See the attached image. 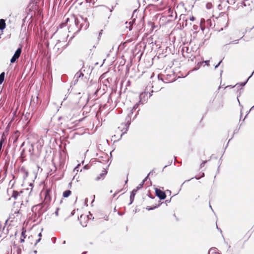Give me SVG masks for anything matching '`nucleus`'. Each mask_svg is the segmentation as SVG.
Segmentation results:
<instances>
[{"label": "nucleus", "mask_w": 254, "mask_h": 254, "mask_svg": "<svg viewBox=\"0 0 254 254\" xmlns=\"http://www.w3.org/2000/svg\"><path fill=\"white\" fill-rule=\"evenodd\" d=\"M145 96V95L143 93L141 94L139 96L140 100L137 102L132 107V109L130 110L129 112L127 115V117L125 119V121L124 123H122L121 124V126L119 127L118 128L120 129L121 131H122V133L121 134V136L122 135L127 133V131L129 127L131 124V116L133 113V112L138 108L139 105L144 104V102L142 100V96Z\"/></svg>", "instance_id": "f257e3e1"}, {"label": "nucleus", "mask_w": 254, "mask_h": 254, "mask_svg": "<svg viewBox=\"0 0 254 254\" xmlns=\"http://www.w3.org/2000/svg\"><path fill=\"white\" fill-rule=\"evenodd\" d=\"M71 19L73 21L74 24L73 25H70L68 27V29L69 30V32H71V30L75 31V33L79 32L82 28L83 24H79L80 22L77 17L74 14L72 15Z\"/></svg>", "instance_id": "f03ea898"}, {"label": "nucleus", "mask_w": 254, "mask_h": 254, "mask_svg": "<svg viewBox=\"0 0 254 254\" xmlns=\"http://www.w3.org/2000/svg\"><path fill=\"white\" fill-rule=\"evenodd\" d=\"M45 199H48L46 202H43V210H42V212L39 214V216H42L43 214L47 211L48 209L49 206L50 205V203L51 202V198L49 196V193L48 191H46L45 192Z\"/></svg>", "instance_id": "7ed1b4c3"}, {"label": "nucleus", "mask_w": 254, "mask_h": 254, "mask_svg": "<svg viewBox=\"0 0 254 254\" xmlns=\"http://www.w3.org/2000/svg\"><path fill=\"white\" fill-rule=\"evenodd\" d=\"M155 193L160 200H164L166 198V194L165 191L161 190L160 189L156 188L155 189Z\"/></svg>", "instance_id": "20e7f679"}, {"label": "nucleus", "mask_w": 254, "mask_h": 254, "mask_svg": "<svg viewBox=\"0 0 254 254\" xmlns=\"http://www.w3.org/2000/svg\"><path fill=\"white\" fill-rule=\"evenodd\" d=\"M43 203L42 202L36 205L33 206L31 209V210L33 213H36V212L37 211L38 213V217H40V216H39V214L42 212V210H43Z\"/></svg>", "instance_id": "39448f33"}, {"label": "nucleus", "mask_w": 254, "mask_h": 254, "mask_svg": "<svg viewBox=\"0 0 254 254\" xmlns=\"http://www.w3.org/2000/svg\"><path fill=\"white\" fill-rule=\"evenodd\" d=\"M108 173V171L107 170H106L105 169H104L102 171V173L100 174V175L99 176H98L96 178H95V181H99V180H103L104 178H105V177L106 176V175Z\"/></svg>", "instance_id": "423d86ee"}, {"label": "nucleus", "mask_w": 254, "mask_h": 254, "mask_svg": "<svg viewBox=\"0 0 254 254\" xmlns=\"http://www.w3.org/2000/svg\"><path fill=\"white\" fill-rule=\"evenodd\" d=\"M154 172V170H152L147 175V176L142 181V182L138 185V186H137L139 189H141L142 187L143 186L145 182H146L148 179H149V175L151 174H153Z\"/></svg>", "instance_id": "0eeeda50"}, {"label": "nucleus", "mask_w": 254, "mask_h": 254, "mask_svg": "<svg viewBox=\"0 0 254 254\" xmlns=\"http://www.w3.org/2000/svg\"><path fill=\"white\" fill-rule=\"evenodd\" d=\"M20 171L21 173H24V176H23V179L25 180L28 177L29 175L28 171L26 170L24 166H22L20 169Z\"/></svg>", "instance_id": "6e6552de"}, {"label": "nucleus", "mask_w": 254, "mask_h": 254, "mask_svg": "<svg viewBox=\"0 0 254 254\" xmlns=\"http://www.w3.org/2000/svg\"><path fill=\"white\" fill-rule=\"evenodd\" d=\"M162 203L163 202H162L160 200H159L158 204H155V205H153L152 206H148L146 207V209L148 211L153 210L159 207L162 204Z\"/></svg>", "instance_id": "1a4fd4ad"}, {"label": "nucleus", "mask_w": 254, "mask_h": 254, "mask_svg": "<svg viewBox=\"0 0 254 254\" xmlns=\"http://www.w3.org/2000/svg\"><path fill=\"white\" fill-rule=\"evenodd\" d=\"M41 100H39V97L38 96H36V97H32L31 103H33L34 104L36 103V104L40 105L41 103Z\"/></svg>", "instance_id": "9d476101"}, {"label": "nucleus", "mask_w": 254, "mask_h": 254, "mask_svg": "<svg viewBox=\"0 0 254 254\" xmlns=\"http://www.w3.org/2000/svg\"><path fill=\"white\" fill-rule=\"evenodd\" d=\"M254 73V70L253 71V72L251 73L250 76L248 78V79L246 81L238 83L237 84H238L239 86H240L241 87L245 86V85L247 83L249 79L253 76Z\"/></svg>", "instance_id": "9b49d317"}, {"label": "nucleus", "mask_w": 254, "mask_h": 254, "mask_svg": "<svg viewBox=\"0 0 254 254\" xmlns=\"http://www.w3.org/2000/svg\"><path fill=\"white\" fill-rule=\"evenodd\" d=\"M6 27L5 21L3 19H0V30L2 31Z\"/></svg>", "instance_id": "f8f14e48"}, {"label": "nucleus", "mask_w": 254, "mask_h": 254, "mask_svg": "<svg viewBox=\"0 0 254 254\" xmlns=\"http://www.w3.org/2000/svg\"><path fill=\"white\" fill-rule=\"evenodd\" d=\"M252 2V1H251L250 0H247V1H241L240 3V6H250L251 5V3Z\"/></svg>", "instance_id": "ddd939ff"}, {"label": "nucleus", "mask_w": 254, "mask_h": 254, "mask_svg": "<svg viewBox=\"0 0 254 254\" xmlns=\"http://www.w3.org/2000/svg\"><path fill=\"white\" fill-rule=\"evenodd\" d=\"M21 52H22V48L21 47L18 48L17 49V50L15 51L13 55L14 56L16 57L18 59L21 54Z\"/></svg>", "instance_id": "4468645a"}, {"label": "nucleus", "mask_w": 254, "mask_h": 254, "mask_svg": "<svg viewBox=\"0 0 254 254\" xmlns=\"http://www.w3.org/2000/svg\"><path fill=\"white\" fill-rule=\"evenodd\" d=\"M21 52H22V48L21 47L18 48L17 49V50L15 51L13 55L14 56L16 57L18 59L21 54Z\"/></svg>", "instance_id": "2eb2a0df"}, {"label": "nucleus", "mask_w": 254, "mask_h": 254, "mask_svg": "<svg viewBox=\"0 0 254 254\" xmlns=\"http://www.w3.org/2000/svg\"><path fill=\"white\" fill-rule=\"evenodd\" d=\"M6 140V137L4 136V134H2L0 139V150H1L3 144L4 143Z\"/></svg>", "instance_id": "dca6fc26"}, {"label": "nucleus", "mask_w": 254, "mask_h": 254, "mask_svg": "<svg viewBox=\"0 0 254 254\" xmlns=\"http://www.w3.org/2000/svg\"><path fill=\"white\" fill-rule=\"evenodd\" d=\"M71 193V191L68 190L64 191L63 193V196L64 198L68 197Z\"/></svg>", "instance_id": "f3484780"}, {"label": "nucleus", "mask_w": 254, "mask_h": 254, "mask_svg": "<svg viewBox=\"0 0 254 254\" xmlns=\"http://www.w3.org/2000/svg\"><path fill=\"white\" fill-rule=\"evenodd\" d=\"M84 76L83 73L81 71V69L78 71L75 75V78L78 79L81 77H83Z\"/></svg>", "instance_id": "a211bd4d"}, {"label": "nucleus", "mask_w": 254, "mask_h": 254, "mask_svg": "<svg viewBox=\"0 0 254 254\" xmlns=\"http://www.w3.org/2000/svg\"><path fill=\"white\" fill-rule=\"evenodd\" d=\"M19 195V192L17 190H13L11 197L16 199Z\"/></svg>", "instance_id": "6ab92c4d"}, {"label": "nucleus", "mask_w": 254, "mask_h": 254, "mask_svg": "<svg viewBox=\"0 0 254 254\" xmlns=\"http://www.w3.org/2000/svg\"><path fill=\"white\" fill-rule=\"evenodd\" d=\"M5 73L2 72L0 74V84H1L4 80Z\"/></svg>", "instance_id": "aec40b11"}, {"label": "nucleus", "mask_w": 254, "mask_h": 254, "mask_svg": "<svg viewBox=\"0 0 254 254\" xmlns=\"http://www.w3.org/2000/svg\"><path fill=\"white\" fill-rule=\"evenodd\" d=\"M204 176V173H202L201 176L200 177H197V176H195L194 177L191 178V179H189V180H187V181H185V182L183 183L182 185H183V184H184L186 182H189V181H190V180H192V179H193V178H195L196 180H199L200 178H202V177H203Z\"/></svg>", "instance_id": "412c9836"}, {"label": "nucleus", "mask_w": 254, "mask_h": 254, "mask_svg": "<svg viewBox=\"0 0 254 254\" xmlns=\"http://www.w3.org/2000/svg\"><path fill=\"white\" fill-rule=\"evenodd\" d=\"M134 197H135V195H133V194H130V197H129L130 202L128 203L129 205L133 203L134 199Z\"/></svg>", "instance_id": "4be33fe9"}, {"label": "nucleus", "mask_w": 254, "mask_h": 254, "mask_svg": "<svg viewBox=\"0 0 254 254\" xmlns=\"http://www.w3.org/2000/svg\"><path fill=\"white\" fill-rule=\"evenodd\" d=\"M202 64V62H199L197 63V65L193 68V70H198L201 65Z\"/></svg>", "instance_id": "5701e85b"}, {"label": "nucleus", "mask_w": 254, "mask_h": 254, "mask_svg": "<svg viewBox=\"0 0 254 254\" xmlns=\"http://www.w3.org/2000/svg\"><path fill=\"white\" fill-rule=\"evenodd\" d=\"M22 248H23V246H19L17 247V249H16L17 254H21Z\"/></svg>", "instance_id": "b1692460"}, {"label": "nucleus", "mask_w": 254, "mask_h": 254, "mask_svg": "<svg viewBox=\"0 0 254 254\" xmlns=\"http://www.w3.org/2000/svg\"><path fill=\"white\" fill-rule=\"evenodd\" d=\"M182 51H183V53L185 51H186V52L187 53L189 54L190 53V52H191V49H190L189 48V47H183V49H182Z\"/></svg>", "instance_id": "393cba45"}, {"label": "nucleus", "mask_w": 254, "mask_h": 254, "mask_svg": "<svg viewBox=\"0 0 254 254\" xmlns=\"http://www.w3.org/2000/svg\"><path fill=\"white\" fill-rule=\"evenodd\" d=\"M30 148L28 150V152L30 153L31 155H32L33 154V151H34V145L33 144H31L30 145Z\"/></svg>", "instance_id": "a878e982"}, {"label": "nucleus", "mask_w": 254, "mask_h": 254, "mask_svg": "<svg viewBox=\"0 0 254 254\" xmlns=\"http://www.w3.org/2000/svg\"><path fill=\"white\" fill-rule=\"evenodd\" d=\"M26 237V230L24 228H22V232H21V238L25 239Z\"/></svg>", "instance_id": "bb28decb"}, {"label": "nucleus", "mask_w": 254, "mask_h": 254, "mask_svg": "<svg viewBox=\"0 0 254 254\" xmlns=\"http://www.w3.org/2000/svg\"><path fill=\"white\" fill-rule=\"evenodd\" d=\"M18 59L16 57L13 55V56L12 57V58L10 59V63L13 64V63H15Z\"/></svg>", "instance_id": "cd10ccee"}, {"label": "nucleus", "mask_w": 254, "mask_h": 254, "mask_svg": "<svg viewBox=\"0 0 254 254\" xmlns=\"http://www.w3.org/2000/svg\"><path fill=\"white\" fill-rule=\"evenodd\" d=\"M139 190V188H138L137 187H136L135 189H133V190L130 192V194H133V195H135V194H136V193L137 191L138 190Z\"/></svg>", "instance_id": "c85d7f7f"}, {"label": "nucleus", "mask_w": 254, "mask_h": 254, "mask_svg": "<svg viewBox=\"0 0 254 254\" xmlns=\"http://www.w3.org/2000/svg\"><path fill=\"white\" fill-rule=\"evenodd\" d=\"M25 149H24H24H23L22 150V151H21V153H20V157H21V158H24L25 157Z\"/></svg>", "instance_id": "c756f323"}, {"label": "nucleus", "mask_w": 254, "mask_h": 254, "mask_svg": "<svg viewBox=\"0 0 254 254\" xmlns=\"http://www.w3.org/2000/svg\"><path fill=\"white\" fill-rule=\"evenodd\" d=\"M216 248H211L210 249V250H209V252H208V254L210 253V252H212V253H213V254H215L216 253V252H215L216 251Z\"/></svg>", "instance_id": "7c9ffc66"}, {"label": "nucleus", "mask_w": 254, "mask_h": 254, "mask_svg": "<svg viewBox=\"0 0 254 254\" xmlns=\"http://www.w3.org/2000/svg\"><path fill=\"white\" fill-rule=\"evenodd\" d=\"M210 160H205V161H202V162L200 164V168H202L204 166L205 164L209 161Z\"/></svg>", "instance_id": "2f4dec72"}, {"label": "nucleus", "mask_w": 254, "mask_h": 254, "mask_svg": "<svg viewBox=\"0 0 254 254\" xmlns=\"http://www.w3.org/2000/svg\"><path fill=\"white\" fill-rule=\"evenodd\" d=\"M65 26H66V24L64 22H63L60 24L59 27L60 28H63V27H65Z\"/></svg>", "instance_id": "473e14b6"}, {"label": "nucleus", "mask_w": 254, "mask_h": 254, "mask_svg": "<svg viewBox=\"0 0 254 254\" xmlns=\"http://www.w3.org/2000/svg\"><path fill=\"white\" fill-rule=\"evenodd\" d=\"M162 76L163 75L162 74H159L158 75V80H160L161 81H162L163 82H165L164 80V79L162 78Z\"/></svg>", "instance_id": "72a5a7b5"}, {"label": "nucleus", "mask_w": 254, "mask_h": 254, "mask_svg": "<svg viewBox=\"0 0 254 254\" xmlns=\"http://www.w3.org/2000/svg\"><path fill=\"white\" fill-rule=\"evenodd\" d=\"M246 33L245 31L243 32V36L240 38V39H243L244 41H248L249 39H246V37L245 38H244Z\"/></svg>", "instance_id": "f704fd0d"}, {"label": "nucleus", "mask_w": 254, "mask_h": 254, "mask_svg": "<svg viewBox=\"0 0 254 254\" xmlns=\"http://www.w3.org/2000/svg\"><path fill=\"white\" fill-rule=\"evenodd\" d=\"M241 40L240 39H238V40H234V41H231L230 42L229 44H238L239 43V41Z\"/></svg>", "instance_id": "c9c22d12"}, {"label": "nucleus", "mask_w": 254, "mask_h": 254, "mask_svg": "<svg viewBox=\"0 0 254 254\" xmlns=\"http://www.w3.org/2000/svg\"><path fill=\"white\" fill-rule=\"evenodd\" d=\"M135 19H133V20H132V21H130L129 22V26L128 27V29L129 31H131L132 29V27L131 26V24L133 22V20H134Z\"/></svg>", "instance_id": "e433bc0d"}, {"label": "nucleus", "mask_w": 254, "mask_h": 254, "mask_svg": "<svg viewBox=\"0 0 254 254\" xmlns=\"http://www.w3.org/2000/svg\"><path fill=\"white\" fill-rule=\"evenodd\" d=\"M172 160H171L170 161H169V162L168 165H165V166L163 167V169H162V172H163L164 169L165 168H166L167 166L171 165L172 164Z\"/></svg>", "instance_id": "4c0bfd02"}, {"label": "nucleus", "mask_w": 254, "mask_h": 254, "mask_svg": "<svg viewBox=\"0 0 254 254\" xmlns=\"http://www.w3.org/2000/svg\"><path fill=\"white\" fill-rule=\"evenodd\" d=\"M254 29V26L251 28H247L245 30V33H247V32H250L251 30H252Z\"/></svg>", "instance_id": "58836bf2"}, {"label": "nucleus", "mask_w": 254, "mask_h": 254, "mask_svg": "<svg viewBox=\"0 0 254 254\" xmlns=\"http://www.w3.org/2000/svg\"><path fill=\"white\" fill-rule=\"evenodd\" d=\"M237 85H238V84H236L234 86H232V85H228L227 86H226L225 87V88H228V87H230L231 88H233L234 87H235L236 86H237Z\"/></svg>", "instance_id": "ea45409f"}, {"label": "nucleus", "mask_w": 254, "mask_h": 254, "mask_svg": "<svg viewBox=\"0 0 254 254\" xmlns=\"http://www.w3.org/2000/svg\"><path fill=\"white\" fill-rule=\"evenodd\" d=\"M236 88L238 89V91H240L239 96H240L241 93V90H243V88H242V87L240 88V86H239V85H237V86H236Z\"/></svg>", "instance_id": "a19ab883"}, {"label": "nucleus", "mask_w": 254, "mask_h": 254, "mask_svg": "<svg viewBox=\"0 0 254 254\" xmlns=\"http://www.w3.org/2000/svg\"><path fill=\"white\" fill-rule=\"evenodd\" d=\"M71 18H66L64 22L67 25V23L70 21Z\"/></svg>", "instance_id": "79ce46f5"}, {"label": "nucleus", "mask_w": 254, "mask_h": 254, "mask_svg": "<svg viewBox=\"0 0 254 254\" xmlns=\"http://www.w3.org/2000/svg\"><path fill=\"white\" fill-rule=\"evenodd\" d=\"M222 62V60H221L220 61H219V62L216 65H215V68H218L219 67V66L220 65Z\"/></svg>", "instance_id": "37998d69"}, {"label": "nucleus", "mask_w": 254, "mask_h": 254, "mask_svg": "<svg viewBox=\"0 0 254 254\" xmlns=\"http://www.w3.org/2000/svg\"><path fill=\"white\" fill-rule=\"evenodd\" d=\"M90 168V166L89 165L87 164V165H85L83 166V169H85V170H88Z\"/></svg>", "instance_id": "c03bdc74"}, {"label": "nucleus", "mask_w": 254, "mask_h": 254, "mask_svg": "<svg viewBox=\"0 0 254 254\" xmlns=\"http://www.w3.org/2000/svg\"><path fill=\"white\" fill-rule=\"evenodd\" d=\"M209 60H206V61H203L202 62V63H204L207 66L209 65Z\"/></svg>", "instance_id": "a18cd8bd"}, {"label": "nucleus", "mask_w": 254, "mask_h": 254, "mask_svg": "<svg viewBox=\"0 0 254 254\" xmlns=\"http://www.w3.org/2000/svg\"><path fill=\"white\" fill-rule=\"evenodd\" d=\"M147 195L151 199H154L155 198L154 196L152 195L150 193L147 194Z\"/></svg>", "instance_id": "49530a36"}, {"label": "nucleus", "mask_w": 254, "mask_h": 254, "mask_svg": "<svg viewBox=\"0 0 254 254\" xmlns=\"http://www.w3.org/2000/svg\"><path fill=\"white\" fill-rule=\"evenodd\" d=\"M139 110H139V109H138V110H137V111L136 112V113H135V114L134 115V117H133V119H132L133 120L134 119H135V118H136V117H137V115H138V112H139Z\"/></svg>", "instance_id": "de8ad7c7"}, {"label": "nucleus", "mask_w": 254, "mask_h": 254, "mask_svg": "<svg viewBox=\"0 0 254 254\" xmlns=\"http://www.w3.org/2000/svg\"><path fill=\"white\" fill-rule=\"evenodd\" d=\"M137 9H135L133 12H132V18H133L134 16H135V13L136 12Z\"/></svg>", "instance_id": "09e8293b"}, {"label": "nucleus", "mask_w": 254, "mask_h": 254, "mask_svg": "<svg viewBox=\"0 0 254 254\" xmlns=\"http://www.w3.org/2000/svg\"><path fill=\"white\" fill-rule=\"evenodd\" d=\"M195 19V18L194 16H192L190 18V20L191 21H193Z\"/></svg>", "instance_id": "8fccbe9b"}, {"label": "nucleus", "mask_w": 254, "mask_h": 254, "mask_svg": "<svg viewBox=\"0 0 254 254\" xmlns=\"http://www.w3.org/2000/svg\"><path fill=\"white\" fill-rule=\"evenodd\" d=\"M75 209L73 210L71 212L70 216H73L75 214Z\"/></svg>", "instance_id": "3c124183"}, {"label": "nucleus", "mask_w": 254, "mask_h": 254, "mask_svg": "<svg viewBox=\"0 0 254 254\" xmlns=\"http://www.w3.org/2000/svg\"><path fill=\"white\" fill-rule=\"evenodd\" d=\"M59 210V208H57L56 211L55 212V214L56 216H58V211Z\"/></svg>", "instance_id": "603ef678"}, {"label": "nucleus", "mask_w": 254, "mask_h": 254, "mask_svg": "<svg viewBox=\"0 0 254 254\" xmlns=\"http://www.w3.org/2000/svg\"><path fill=\"white\" fill-rule=\"evenodd\" d=\"M172 197L170 198V199H167L165 200V202L167 204L170 202Z\"/></svg>", "instance_id": "864d4df0"}, {"label": "nucleus", "mask_w": 254, "mask_h": 254, "mask_svg": "<svg viewBox=\"0 0 254 254\" xmlns=\"http://www.w3.org/2000/svg\"><path fill=\"white\" fill-rule=\"evenodd\" d=\"M41 239L40 238H39L38 239H37L36 241V242L35 243V245H36L38 243H39L40 241H41Z\"/></svg>", "instance_id": "5fc2aeb1"}, {"label": "nucleus", "mask_w": 254, "mask_h": 254, "mask_svg": "<svg viewBox=\"0 0 254 254\" xmlns=\"http://www.w3.org/2000/svg\"><path fill=\"white\" fill-rule=\"evenodd\" d=\"M87 202H88V198H86L85 199V205L87 206H88V204H87Z\"/></svg>", "instance_id": "6e6d98bb"}, {"label": "nucleus", "mask_w": 254, "mask_h": 254, "mask_svg": "<svg viewBox=\"0 0 254 254\" xmlns=\"http://www.w3.org/2000/svg\"><path fill=\"white\" fill-rule=\"evenodd\" d=\"M124 213H124V212H121L118 211V214L119 215H120V216H122V215H123L124 214Z\"/></svg>", "instance_id": "4d7b16f0"}, {"label": "nucleus", "mask_w": 254, "mask_h": 254, "mask_svg": "<svg viewBox=\"0 0 254 254\" xmlns=\"http://www.w3.org/2000/svg\"><path fill=\"white\" fill-rule=\"evenodd\" d=\"M24 238H21L20 239V243H23L24 242Z\"/></svg>", "instance_id": "13d9d810"}, {"label": "nucleus", "mask_w": 254, "mask_h": 254, "mask_svg": "<svg viewBox=\"0 0 254 254\" xmlns=\"http://www.w3.org/2000/svg\"><path fill=\"white\" fill-rule=\"evenodd\" d=\"M29 186L32 188H31V190H32V188H33V187L34 186L33 183H30V184H29Z\"/></svg>", "instance_id": "bf43d9fd"}, {"label": "nucleus", "mask_w": 254, "mask_h": 254, "mask_svg": "<svg viewBox=\"0 0 254 254\" xmlns=\"http://www.w3.org/2000/svg\"><path fill=\"white\" fill-rule=\"evenodd\" d=\"M193 29H194V30H197V26H196V25H194L193 26Z\"/></svg>", "instance_id": "052dcab7"}, {"label": "nucleus", "mask_w": 254, "mask_h": 254, "mask_svg": "<svg viewBox=\"0 0 254 254\" xmlns=\"http://www.w3.org/2000/svg\"><path fill=\"white\" fill-rule=\"evenodd\" d=\"M166 192H168L170 194H171V190H166Z\"/></svg>", "instance_id": "680f3d73"}, {"label": "nucleus", "mask_w": 254, "mask_h": 254, "mask_svg": "<svg viewBox=\"0 0 254 254\" xmlns=\"http://www.w3.org/2000/svg\"><path fill=\"white\" fill-rule=\"evenodd\" d=\"M209 4L208 3H207L206 4V8H207V9H209V8H210V7H209Z\"/></svg>", "instance_id": "e2e57ef3"}, {"label": "nucleus", "mask_w": 254, "mask_h": 254, "mask_svg": "<svg viewBox=\"0 0 254 254\" xmlns=\"http://www.w3.org/2000/svg\"><path fill=\"white\" fill-rule=\"evenodd\" d=\"M209 4L208 3H207L206 4V8H207V9H209V8H210V7H209Z\"/></svg>", "instance_id": "0e129e2a"}, {"label": "nucleus", "mask_w": 254, "mask_h": 254, "mask_svg": "<svg viewBox=\"0 0 254 254\" xmlns=\"http://www.w3.org/2000/svg\"><path fill=\"white\" fill-rule=\"evenodd\" d=\"M78 79L76 78L74 80V84L77 82Z\"/></svg>", "instance_id": "69168bd1"}, {"label": "nucleus", "mask_w": 254, "mask_h": 254, "mask_svg": "<svg viewBox=\"0 0 254 254\" xmlns=\"http://www.w3.org/2000/svg\"><path fill=\"white\" fill-rule=\"evenodd\" d=\"M200 28L202 31H204L205 28L204 27H202L201 25H200Z\"/></svg>", "instance_id": "338daca9"}, {"label": "nucleus", "mask_w": 254, "mask_h": 254, "mask_svg": "<svg viewBox=\"0 0 254 254\" xmlns=\"http://www.w3.org/2000/svg\"><path fill=\"white\" fill-rule=\"evenodd\" d=\"M140 23H141V24H142V25H143V24H144V21H143V20H142V19H141V20H140Z\"/></svg>", "instance_id": "774afa93"}]
</instances>
